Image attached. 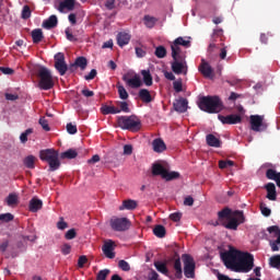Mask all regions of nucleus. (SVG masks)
I'll return each instance as SVG.
<instances>
[{"mask_svg":"<svg viewBox=\"0 0 280 280\" xmlns=\"http://www.w3.org/2000/svg\"><path fill=\"white\" fill-rule=\"evenodd\" d=\"M37 78L39 79L38 88L42 91H50L54 89V75H51V70L45 66H39L37 69Z\"/></svg>","mask_w":280,"mask_h":280,"instance_id":"20e7f679","label":"nucleus"},{"mask_svg":"<svg viewBox=\"0 0 280 280\" xmlns=\"http://www.w3.org/2000/svg\"><path fill=\"white\" fill-rule=\"evenodd\" d=\"M156 21H159V20L154 16L144 15V25L147 27H149V30H152V27H154V25H156Z\"/></svg>","mask_w":280,"mask_h":280,"instance_id":"c03bdc74","label":"nucleus"},{"mask_svg":"<svg viewBox=\"0 0 280 280\" xmlns=\"http://www.w3.org/2000/svg\"><path fill=\"white\" fill-rule=\"evenodd\" d=\"M173 268L175 270L176 279H183V264L180 262V257L177 256V258H175Z\"/></svg>","mask_w":280,"mask_h":280,"instance_id":"393cba45","label":"nucleus"},{"mask_svg":"<svg viewBox=\"0 0 280 280\" xmlns=\"http://www.w3.org/2000/svg\"><path fill=\"white\" fill-rule=\"evenodd\" d=\"M173 89L175 93H183V81L182 80L174 81Z\"/></svg>","mask_w":280,"mask_h":280,"instance_id":"bf43d9fd","label":"nucleus"},{"mask_svg":"<svg viewBox=\"0 0 280 280\" xmlns=\"http://www.w3.org/2000/svg\"><path fill=\"white\" fill-rule=\"evenodd\" d=\"M188 39H185L184 37H177L174 42L175 45H179L182 47L189 48L191 47V37H187Z\"/></svg>","mask_w":280,"mask_h":280,"instance_id":"58836bf2","label":"nucleus"},{"mask_svg":"<svg viewBox=\"0 0 280 280\" xmlns=\"http://www.w3.org/2000/svg\"><path fill=\"white\" fill-rule=\"evenodd\" d=\"M198 69L202 73L203 78H211V75H213V68H211L209 62L205 59H201V63Z\"/></svg>","mask_w":280,"mask_h":280,"instance_id":"2eb2a0df","label":"nucleus"},{"mask_svg":"<svg viewBox=\"0 0 280 280\" xmlns=\"http://www.w3.org/2000/svg\"><path fill=\"white\" fill-rule=\"evenodd\" d=\"M138 96L140 97L141 102H144V104H150V102H152V94H150L148 89H141Z\"/></svg>","mask_w":280,"mask_h":280,"instance_id":"cd10ccee","label":"nucleus"},{"mask_svg":"<svg viewBox=\"0 0 280 280\" xmlns=\"http://www.w3.org/2000/svg\"><path fill=\"white\" fill-rule=\"evenodd\" d=\"M32 132H34V129H32V128H28L24 132H22L20 136L21 143H27V137H30V135H32Z\"/></svg>","mask_w":280,"mask_h":280,"instance_id":"09e8293b","label":"nucleus"},{"mask_svg":"<svg viewBox=\"0 0 280 280\" xmlns=\"http://www.w3.org/2000/svg\"><path fill=\"white\" fill-rule=\"evenodd\" d=\"M75 8V0H63L59 4V12H63L65 10H73Z\"/></svg>","mask_w":280,"mask_h":280,"instance_id":"7c9ffc66","label":"nucleus"},{"mask_svg":"<svg viewBox=\"0 0 280 280\" xmlns=\"http://www.w3.org/2000/svg\"><path fill=\"white\" fill-rule=\"evenodd\" d=\"M266 178H268V180H275L277 186L280 187V173H277L273 168L266 171Z\"/></svg>","mask_w":280,"mask_h":280,"instance_id":"5701e85b","label":"nucleus"},{"mask_svg":"<svg viewBox=\"0 0 280 280\" xmlns=\"http://www.w3.org/2000/svg\"><path fill=\"white\" fill-rule=\"evenodd\" d=\"M117 124L121 130H129L130 132H139L141 130V119L136 115L118 116Z\"/></svg>","mask_w":280,"mask_h":280,"instance_id":"7ed1b4c3","label":"nucleus"},{"mask_svg":"<svg viewBox=\"0 0 280 280\" xmlns=\"http://www.w3.org/2000/svg\"><path fill=\"white\" fill-rule=\"evenodd\" d=\"M61 253L62 255H69L71 253V245H69L68 243L63 244L61 246Z\"/></svg>","mask_w":280,"mask_h":280,"instance_id":"69168bd1","label":"nucleus"},{"mask_svg":"<svg viewBox=\"0 0 280 280\" xmlns=\"http://www.w3.org/2000/svg\"><path fill=\"white\" fill-rule=\"evenodd\" d=\"M154 267L156 268L158 272H161L162 275H170V269H167V265L165 262L156 261L154 262Z\"/></svg>","mask_w":280,"mask_h":280,"instance_id":"e433bc0d","label":"nucleus"},{"mask_svg":"<svg viewBox=\"0 0 280 280\" xmlns=\"http://www.w3.org/2000/svg\"><path fill=\"white\" fill-rule=\"evenodd\" d=\"M152 145H153V152H158L159 154L167 150V145H165V142L161 138L154 139L152 142Z\"/></svg>","mask_w":280,"mask_h":280,"instance_id":"412c9836","label":"nucleus"},{"mask_svg":"<svg viewBox=\"0 0 280 280\" xmlns=\"http://www.w3.org/2000/svg\"><path fill=\"white\" fill-rule=\"evenodd\" d=\"M115 243L113 241L105 242L103 245V253L107 259H115V248L113 247Z\"/></svg>","mask_w":280,"mask_h":280,"instance_id":"dca6fc26","label":"nucleus"},{"mask_svg":"<svg viewBox=\"0 0 280 280\" xmlns=\"http://www.w3.org/2000/svg\"><path fill=\"white\" fill-rule=\"evenodd\" d=\"M268 233H273L276 240V244H280V228L278 225H271L267 228Z\"/></svg>","mask_w":280,"mask_h":280,"instance_id":"ea45409f","label":"nucleus"},{"mask_svg":"<svg viewBox=\"0 0 280 280\" xmlns=\"http://www.w3.org/2000/svg\"><path fill=\"white\" fill-rule=\"evenodd\" d=\"M171 49L173 60H183V57L180 56V46L176 44V42H173Z\"/></svg>","mask_w":280,"mask_h":280,"instance_id":"c85d7f7f","label":"nucleus"},{"mask_svg":"<svg viewBox=\"0 0 280 280\" xmlns=\"http://www.w3.org/2000/svg\"><path fill=\"white\" fill-rule=\"evenodd\" d=\"M233 211L231 208H224L223 210L218 212L219 221L222 222V220H231Z\"/></svg>","mask_w":280,"mask_h":280,"instance_id":"72a5a7b5","label":"nucleus"},{"mask_svg":"<svg viewBox=\"0 0 280 280\" xmlns=\"http://www.w3.org/2000/svg\"><path fill=\"white\" fill-rule=\"evenodd\" d=\"M249 124L254 132H264L268 129V124L264 122V116L261 115H252L249 117Z\"/></svg>","mask_w":280,"mask_h":280,"instance_id":"9d476101","label":"nucleus"},{"mask_svg":"<svg viewBox=\"0 0 280 280\" xmlns=\"http://www.w3.org/2000/svg\"><path fill=\"white\" fill-rule=\"evenodd\" d=\"M233 165H235V162H233L231 160H228V161L221 160V161H219L220 170H226V167H233Z\"/></svg>","mask_w":280,"mask_h":280,"instance_id":"3c124183","label":"nucleus"},{"mask_svg":"<svg viewBox=\"0 0 280 280\" xmlns=\"http://www.w3.org/2000/svg\"><path fill=\"white\" fill-rule=\"evenodd\" d=\"M55 69L60 75H65L67 71H69V66H67V61H65V54L57 52L55 55Z\"/></svg>","mask_w":280,"mask_h":280,"instance_id":"9b49d317","label":"nucleus"},{"mask_svg":"<svg viewBox=\"0 0 280 280\" xmlns=\"http://www.w3.org/2000/svg\"><path fill=\"white\" fill-rule=\"evenodd\" d=\"M28 209L31 213H37V211H40L43 209V200L34 197L30 200Z\"/></svg>","mask_w":280,"mask_h":280,"instance_id":"f3484780","label":"nucleus"},{"mask_svg":"<svg viewBox=\"0 0 280 280\" xmlns=\"http://www.w3.org/2000/svg\"><path fill=\"white\" fill-rule=\"evenodd\" d=\"M260 211L265 218H270V214L272 213V210H270V208H268L264 202H260Z\"/></svg>","mask_w":280,"mask_h":280,"instance_id":"8fccbe9b","label":"nucleus"},{"mask_svg":"<svg viewBox=\"0 0 280 280\" xmlns=\"http://www.w3.org/2000/svg\"><path fill=\"white\" fill-rule=\"evenodd\" d=\"M149 280H159V273L154 270H151L149 276H148Z\"/></svg>","mask_w":280,"mask_h":280,"instance_id":"774afa93","label":"nucleus"},{"mask_svg":"<svg viewBox=\"0 0 280 280\" xmlns=\"http://www.w3.org/2000/svg\"><path fill=\"white\" fill-rule=\"evenodd\" d=\"M188 105L189 102L187 101V98L184 97L173 103L174 110H176V113H187Z\"/></svg>","mask_w":280,"mask_h":280,"instance_id":"4468645a","label":"nucleus"},{"mask_svg":"<svg viewBox=\"0 0 280 280\" xmlns=\"http://www.w3.org/2000/svg\"><path fill=\"white\" fill-rule=\"evenodd\" d=\"M228 220L229 222H223L222 226H224V229H229V231H237V226H240L237 219L230 217Z\"/></svg>","mask_w":280,"mask_h":280,"instance_id":"2f4dec72","label":"nucleus"},{"mask_svg":"<svg viewBox=\"0 0 280 280\" xmlns=\"http://www.w3.org/2000/svg\"><path fill=\"white\" fill-rule=\"evenodd\" d=\"M14 215L10 212L0 214V222H12Z\"/></svg>","mask_w":280,"mask_h":280,"instance_id":"4d7b16f0","label":"nucleus"},{"mask_svg":"<svg viewBox=\"0 0 280 280\" xmlns=\"http://www.w3.org/2000/svg\"><path fill=\"white\" fill-rule=\"evenodd\" d=\"M173 222H180V218H183V213L174 212L170 215Z\"/></svg>","mask_w":280,"mask_h":280,"instance_id":"0e129e2a","label":"nucleus"},{"mask_svg":"<svg viewBox=\"0 0 280 280\" xmlns=\"http://www.w3.org/2000/svg\"><path fill=\"white\" fill-rule=\"evenodd\" d=\"M137 201L132 200V199H126L122 201V205L119 207L120 211H124L125 209L127 211H135V209H137Z\"/></svg>","mask_w":280,"mask_h":280,"instance_id":"4be33fe9","label":"nucleus"},{"mask_svg":"<svg viewBox=\"0 0 280 280\" xmlns=\"http://www.w3.org/2000/svg\"><path fill=\"white\" fill-rule=\"evenodd\" d=\"M66 240H75L78 237V232H75V229H70L65 234Z\"/></svg>","mask_w":280,"mask_h":280,"instance_id":"052dcab7","label":"nucleus"},{"mask_svg":"<svg viewBox=\"0 0 280 280\" xmlns=\"http://www.w3.org/2000/svg\"><path fill=\"white\" fill-rule=\"evenodd\" d=\"M117 90L120 100H128V91H126V88H124V85H117Z\"/></svg>","mask_w":280,"mask_h":280,"instance_id":"603ef678","label":"nucleus"},{"mask_svg":"<svg viewBox=\"0 0 280 280\" xmlns=\"http://www.w3.org/2000/svg\"><path fill=\"white\" fill-rule=\"evenodd\" d=\"M58 26V16L50 15L47 20H45L42 24L44 30H54V27Z\"/></svg>","mask_w":280,"mask_h":280,"instance_id":"aec40b11","label":"nucleus"},{"mask_svg":"<svg viewBox=\"0 0 280 280\" xmlns=\"http://www.w3.org/2000/svg\"><path fill=\"white\" fill-rule=\"evenodd\" d=\"M30 16H32V9H30V5H24L22 9V19H24V21H27Z\"/></svg>","mask_w":280,"mask_h":280,"instance_id":"864d4df0","label":"nucleus"},{"mask_svg":"<svg viewBox=\"0 0 280 280\" xmlns=\"http://www.w3.org/2000/svg\"><path fill=\"white\" fill-rule=\"evenodd\" d=\"M60 154L55 149H44L39 151L40 161H45L49 165V172H56L60 168Z\"/></svg>","mask_w":280,"mask_h":280,"instance_id":"f03ea898","label":"nucleus"},{"mask_svg":"<svg viewBox=\"0 0 280 280\" xmlns=\"http://www.w3.org/2000/svg\"><path fill=\"white\" fill-rule=\"evenodd\" d=\"M118 268H120V270L124 272H130V264H128L126 260H119Z\"/></svg>","mask_w":280,"mask_h":280,"instance_id":"5fc2aeb1","label":"nucleus"},{"mask_svg":"<svg viewBox=\"0 0 280 280\" xmlns=\"http://www.w3.org/2000/svg\"><path fill=\"white\" fill-rule=\"evenodd\" d=\"M130 43V34L128 33H119L117 35V45L119 47H126Z\"/></svg>","mask_w":280,"mask_h":280,"instance_id":"bb28decb","label":"nucleus"},{"mask_svg":"<svg viewBox=\"0 0 280 280\" xmlns=\"http://www.w3.org/2000/svg\"><path fill=\"white\" fill-rule=\"evenodd\" d=\"M102 115H118L120 113L118 107L110 106V105H102L101 106Z\"/></svg>","mask_w":280,"mask_h":280,"instance_id":"a878e982","label":"nucleus"},{"mask_svg":"<svg viewBox=\"0 0 280 280\" xmlns=\"http://www.w3.org/2000/svg\"><path fill=\"white\" fill-rule=\"evenodd\" d=\"M184 68L185 66L183 65V62H180V60H174V62L172 63V71H174L177 75H180V73H183Z\"/></svg>","mask_w":280,"mask_h":280,"instance_id":"4c0bfd02","label":"nucleus"},{"mask_svg":"<svg viewBox=\"0 0 280 280\" xmlns=\"http://www.w3.org/2000/svg\"><path fill=\"white\" fill-rule=\"evenodd\" d=\"M124 154L126 156H130V154H132V144H125L124 145Z\"/></svg>","mask_w":280,"mask_h":280,"instance_id":"338daca9","label":"nucleus"},{"mask_svg":"<svg viewBox=\"0 0 280 280\" xmlns=\"http://www.w3.org/2000/svg\"><path fill=\"white\" fill-rule=\"evenodd\" d=\"M31 36L35 45H38V43L43 42V38H45V36L43 35V30L40 28L33 30Z\"/></svg>","mask_w":280,"mask_h":280,"instance_id":"c756f323","label":"nucleus"},{"mask_svg":"<svg viewBox=\"0 0 280 280\" xmlns=\"http://www.w3.org/2000/svg\"><path fill=\"white\" fill-rule=\"evenodd\" d=\"M182 260L184 264V275L186 279H194L196 277V261L189 254H183Z\"/></svg>","mask_w":280,"mask_h":280,"instance_id":"6e6552de","label":"nucleus"},{"mask_svg":"<svg viewBox=\"0 0 280 280\" xmlns=\"http://www.w3.org/2000/svg\"><path fill=\"white\" fill-rule=\"evenodd\" d=\"M152 174L153 176H161L164 180L170 182V180H176L180 178V173L176 171H167L162 164H153L152 166Z\"/></svg>","mask_w":280,"mask_h":280,"instance_id":"423d86ee","label":"nucleus"},{"mask_svg":"<svg viewBox=\"0 0 280 280\" xmlns=\"http://www.w3.org/2000/svg\"><path fill=\"white\" fill-rule=\"evenodd\" d=\"M255 258L252 254L241 252L234 267V272H250L255 264Z\"/></svg>","mask_w":280,"mask_h":280,"instance_id":"39448f33","label":"nucleus"},{"mask_svg":"<svg viewBox=\"0 0 280 280\" xmlns=\"http://www.w3.org/2000/svg\"><path fill=\"white\" fill-rule=\"evenodd\" d=\"M5 202L8 207H14V205H19V196H16V194H10L5 198Z\"/></svg>","mask_w":280,"mask_h":280,"instance_id":"a19ab883","label":"nucleus"},{"mask_svg":"<svg viewBox=\"0 0 280 280\" xmlns=\"http://www.w3.org/2000/svg\"><path fill=\"white\" fill-rule=\"evenodd\" d=\"M265 189H266V191H267L266 198H267L268 200H271V201L277 200V186H275L273 183H268V184L265 186Z\"/></svg>","mask_w":280,"mask_h":280,"instance_id":"a211bd4d","label":"nucleus"},{"mask_svg":"<svg viewBox=\"0 0 280 280\" xmlns=\"http://www.w3.org/2000/svg\"><path fill=\"white\" fill-rule=\"evenodd\" d=\"M269 246L271 247L272 253H278L280 249V243H277V241H270Z\"/></svg>","mask_w":280,"mask_h":280,"instance_id":"e2e57ef3","label":"nucleus"},{"mask_svg":"<svg viewBox=\"0 0 280 280\" xmlns=\"http://www.w3.org/2000/svg\"><path fill=\"white\" fill-rule=\"evenodd\" d=\"M155 56L156 58H165L167 56V49L164 48V46H158L155 48Z\"/></svg>","mask_w":280,"mask_h":280,"instance_id":"49530a36","label":"nucleus"},{"mask_svg":"<svg viewBox=\"0 0 280 280\" xmlns=\"http://www.w3.org/2000/svg\"><path fill=\"white\" fill-rule=\"evenodd\" d=\"M109 226H110L112 231L122 233L124 231H128V229H130L131 223H130V220H128V218L113 217L109 220Z\"/></svg>","mask_w":280,"mask_h":280,"instance_id":"1a4fd4ad","label":"nucleus"},{"mask_svg":"<svg viewBox=\"0 0 280 280\" xmlns=\"http://www.w3.org/2000/svg\"><path fill=\"white\" fill-rule=\"evenodd\" d=\"M78 156V151L75 149H69L66 152H62L60 159H75Z\"/></svg>","mask_w":280,"mask_h":280,"instance_id":"37998d69","label":"nucleus"},{"mask_svg":"<svg viewBox=\"0 0 280 280\" xmlns=\"http://www.w3.org/2000/svg\"><path fill=\"white\" fill-rule=\"evenodd\" d=\"M38 124L46 132H49V130H51V128L49 127V121L47 120V118H45V116L39 118Z\"/></svg>","mask_w":280,"mask_h":280,"instance_id":"de8ad7c7","label":"nucleus"},{"mask_svg":"<svg viewBox=\"0 0 280 280\" xmlns=\"http://www.w3.org/2000/svg\"><path fill=\"white\" fill-rule=\"evenodd\" d=\"M109 275H110L109 269H103V270L98 271V273L96 276V280H106V277H108Z\"/></svg>","mask_w":280,"mask_h":280,"instance_id":"6e6d98bb","label":"nucleus"},{"mask_svg":"<svg viewBox=\"0 0 280 280\" xmlns=\"http://www.w3.org/2000/svg\"><path fill=\"white\" fill-rule=\"evenodd\" d=\"M232 215H234L238 224H244V222H246V217H244V211L242 210H235L234 212H232Z\"/></svg>","mask_w":280,"mask_h":280,"instance_id":"a18cd8bd","label":"nucleus"},{"mask_svg":"<svg viewBox=\"0 0 280 280\" xmlns=\"http://www.w3.org/2000/svg\"><path fill=\"white\" fill-rule=\"evenodd\" d=\"M166 233L167 231L165 230V226L162 224H158L153 229V234L155 235V237L163 238L165 237Z\"/></svg>","mask_w":280,"mask_h":280,"instance_id":"c9c22d12","label":"nucleus"},{"mask_svg":"<svg viewBox=\"0 0 280 280\" xmlns=\"http://www.w3.org/2000/svg\"><path fill=\"white\" fill-rule=\"evenodd\" d=\"M199 108L205 113L213 114L220 113L224 108V105L219 96H202L199 100Z\"/></svg>","mask_w":280,"mask_h":280,"instance_id":"f257e3e1","label":"nucleus"},{"mask_svg":"<svg viewBox=\"0 0 280 280\" xmlns=\"http://www.w3.org/2000/svg\"><path fill=\"white\" fill-rule=\"evenodd\" d=\"M23 163L27 170H34L36 167V156L34 155H27L24 160Z\"/></svg>","mask_w":280,"mask_h":280,"instance_id":"f704fd0d","label":"nucleus"},{"mask_svg":"<svg viewBox=\"0 0 280 280\" xmlns=\"http://www.w3.org/2000/svg\"><path fill=\"white\" fill-rule=\"evenodd\" d=\"M66 128H67L68 135H75L78 132V126H75L71 122L67 124Z\"/></svg>","mask_w":280,"mask_h":280,"instance_id":"680f3d73","label":"nucleus"},{"mask_svg":"<svg viewBox=\"0 0 280 280\" xmlns=\"http://www.w3.org/2000/svg\"><path fill=\"white\" fill-rule=\"evenodd\" d=\"M269 266L271 268H277V270L280 269V255H273L269 258Z\"/></svg>","mask_w":280,"mask_h":280,"instance_id":"79ce46f5","label":"nucleus"},{"mask_svg":"<svg viewBox=\"0 0 280 280\" xmlns=\"http://www.w3.org/2000/svg\"><path fill=\"white\" fill-rule=\"evenodd\" d=\"M122 81L126 82L127 86H130V89H140V86H143V82H141V77H139V74H135L131 79L128 78V74H125Z\"/></svg>","mask_w":280,"mask_h":280,"instance_id":"ddd939ff","label":"nucleus"},{"mask_svg":"<svg viewBox=\"0 0 280 280\" xmlns=\"http://www.w3.org/2000/svg\"><path fill=\"white\" fill-rule=\"evenodd\" d=\"M218 119L221 124H228L229 126H235V124H242V116L237 114H231L228 116L219 115Z\"/></svg>","mask_w":280,"mask_h":280,"instance_id":"f8f14e48","label":"nucleus"},{"mask_svg":"<svg viewBox=\"0 0 280 280\" xmlns=\"http://www.w3.org/2000/svg\"><path fill=\"white\" fill-rule=\"evenodd\" d=\"M118 110H120V113H130V107L127 102H118Z\"/></svg>","mask_w":280,"mask_h":280,"instance_id":"13d9d810","label":"nucleus"},{"mask_svg":"<svg viewBox=\"0 0 280 280\" xmlns=\"http://www.w3.org/2000/svg\"><path fill=\"white\" fill-rule=\"evenodd\" d=\"M207 144L210 145V148H221L222 141L213 136V133L207 135L206 137Z\"/></svg>","mask_w":280,"mask_h":280,"instance_id":"b1692460","label":"nucleus"},{"mask_svg":"<svg viewBox=\"0 0 280 280\" xmlns=\"http://www.w3.org/2000/svg\"><path fill=\"white\" fill-rule=\"evenodd\" d=\"M141 75L145 86H152L153 79H152V74L150 73V70H141Z\"/></svg>","mask_w":280,"mask_h":280,"instance_id":"473e14b6","label":"nucleus"},{"mask_svg":"<svg viewBox=\"0 0 280 280\" xmlns=\"http://www.w3.org/2000/svg\"><path fill=\"white\" fill-rule=\"evenodd\" d=\"M88 65H89V61L86 60V57H78L74 63L70 65L69 69L70 71H73L75 67H79L81 71H84Z\"/></svg>","mask_w":280,"mask_h":280,"instance_id":"6ab92c4d","label":"nucleus"},{"mask_svg":"<svg viewBox=\"0 0 280 280\" xmlns=\"http://www.w3.org/2000/svg\"><path fill=\"white\" fill-rule=\"evenodd\" d=\"M240 254L241 252L237 249H230L229 252L221 253V259L225 268L234 271Z\"/></svg>","mask_w":280,"mask_h":280,"instance_id":"0eeeda50","label":"nucleus"}]
</instances>
